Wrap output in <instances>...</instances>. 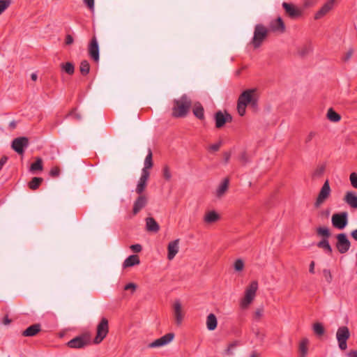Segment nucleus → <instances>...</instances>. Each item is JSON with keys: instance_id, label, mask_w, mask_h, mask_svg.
Here are the masks:
<instances>
[{"instance_id": "f257e3e1", "label": "nucleus", "mask_w": 357, "mask_h": 357, "mask_svg": "<svg viewBox=\"0 0 357 357\" xmlns=\"http://www.w3.org/2000/svg\"><path fill=\"white\" fill-rule=\"evenodd\" d=\"M191 100L187 95H183L180 98L173 101L172 116L182 118L187 115L191 107Z\"/></svg>"}, {"instance_id": "f03ea898", "label": "nucleus", "mask_w": 357, "mask_h": 357, "mask_svg": "<svg viewBox=\"0 0 357 357\" xmlns=\"http://www.w3.org/2000/svg\"><path fill=\"white\" fill-rule=\"evenodd\" d=\"M269 29L262 24H257L255 26L253 37L251 44L255 49H257L264 43L268 36Z\"/></svg>"}, {"instance_id": "7ed1b4c3", "label": "nucleus", "mask_w": 357, "mask_h": 357, "mask_svg": "<svg viewBox=\"0 0 357 357\" xmlns=\"http://www.w3.org/2000/svg\"><path fill=\"white\" fill-rule=\"evenodd\" d=\"M258 288V284L253 281L245 291V296L240 302V306L242 309H246L255 298L256 291Z\"/></svg>"}, {"instance_id": "20e7f679", "label": "nucleus", "mask_w": 357, "mask_h": 357, "mask_svg": "<svg viewBox=\"0 0 357 357\" xmlns=\"http://www.w3.org/2000/svg\"><path fill=\"white\" fill-rule=\"evenodd\" d=\"M109 332V322L107 318L102 317L97 326L96 335L93 340L94 344H100Z\"/></svg>"}, {"instance_id": "39448f33", "label": "nucleus", "mask_w": 357, "mask_h": 357, "mask_svg": "<svg viewBox=\"0 0 357 357\" xmlns=\"http://www.w3.org/2000/svg\"><path fill=\"white\" fill-rule=\"evenodd\" d=\"M333 226L338 229H343L348 224V214L347 212L336 213L332 215Z\"/></svg>"}, {"instance_id": "423d86ee", "label": "nucleus", "mask_w": 357, "mask_h": 357, "mask_svg": "<svg viewBox=\"0 0 357 357\" xmlns=\"http://www.w3.org/2000/svg\"><path fill=\"white\" fill-rule=\"evenodd\" d=\"M350 336V333L347 327H340L336 333L337 340L338 342L339 348L342 351L346 350L347 348V341Z\"/></svg>"}, {"instance_id": "0eeeda50", "label": "nucleus", "mask_w": 357, "mask_h": 357, "mask_svg": "<svg viewBox=\"0 0 357 357\" xmlns=\"http://www.w3.org/2000/svg\"><path fill=\"white\" fill-rule=\"evenodd\" d=\"M90 342L91 340L89 335L84 334L72 339L67 343V345L70 348L81 349L89 345Z\"/></svg>"}, {"instance_id": "6e6552de", "label": "nucleus", "mask_w": 357, "mask_h": 357, "mask_svg": "<svg viewBox=\"0 0 357 357\" xmlns=\"http://www.w3.org/2000/svg\"><path fill=\"white\" fill-rule=\"evenodd\" d=\"M255 91V89H248L244 91L239 96L238 102L243 105L251 104L252 106H255L257 105V99L254 96Z\"/></svg>"}, {"instance_id": "1a4fd4ad", "label": "nucleus", "mask_w": 357, "mask_h": 357, "mask_svg": "<svg viewBox=\"0 0 357 357\" xmlns=\"http://www.w3.org/2000/svg\"><path fill=\"white\" fill-rule=\"evenodd\" d=\"M336 248L341 254L346 253L350 248L351 243L344 233L338 234L336 236Z\"/></svg>"}, {"instance_id": "9d476101", "label": "nucleus", "mask_w": 357, "mask_h": 357, "mask_svg": "<svg viewBox=\"0 0 357 357\" xmlns=\"http://www.w3.org/2000/svg\"><path fill=\"white\" fill-rule=\"evenodd\" d=\"M29 146V139L26 137H20L13 140L11 147L18 154H23L24 148Z\"/></svg>"}, {"instance_id": "9b49d317", "label": "nucleus", "mask_w": 357, "mask_h": 357, "mask_svg": "<svg viewBox=\"0 0 357 357\" xmlns=\"http://www.w3.org/2000/svg\"><path fill=\"white\" fill-rule=\"evenodd\" d=\"M88 53L89 56L96 62L99 61V45L96 36H93L89 44Z\"/></svg>"}, {"instance_id": "f8f14e48", "label": "nucleus", "mask_w": 357, "mask_h": 357, "mask_svg": "<svg viewBox=\"0 0 357 357\" xmlns=\"http://www.w3.org/2000/svg\"><path fill=\"white\" fill-rule=\"evenodd\" d=\"M215 127L220 128L227 122H231L232 116L227 112L218 111L215 114Z\"/></svg>"}, {"instance_id": "ddd939ff", "label": "nucleus", "mask_w": 357, "mask_h": 357, "mask_svg": "<svg viewBox=\"0 0 357 357\" xmlns=\"http://www.w3.org/2000/svg\"><path fill=\"white\" fill-rule=\"evenodd\" d=\"M148 204V197L146 195H139L133 203L132 213L133 215L138 214Z\"/></svg>"}, {"instance_id": "4468645a", "label": "nucleus", "mask_w": 357, "mask_h": 357, "mask_svg": "<svg viewBox=\"0 0 357 357\" xmlns=\"http://www.w3.org/2000/svg\"><path fill=\"white\" fill-rule=\"evenodd\" d=\"M331 193V188L329 185V182L326 180L324 185H322L321 190L318 195V197L315 202V206L318 207L320 204H321L330 195Z\"/></svg>"}, {"instance_id": "2eb2a0df", "label": "nucleus", "mask_w": 357, "mask_h": 357, "mask_svg": "<svg viewBox=\"0 0 357 357\" xmlns=\"http://www.w3.org/2000/svg\"><path fill=\"white\" fill-rule=\"evenodd\" d=\"M174 337V334L172 333H167L162 337L154 340L151 343L149 344V347L150 348H155L163 347L170 342L173 340Z\"/></svg>"}, {"instance_id": "dca6fc26", "label": "nucleus", "mask_w": 357, "mask_h": 357, "mask_svg": "<svg viewBox=\"0 0 357 357\" xmlns=\"http://www.w3.org/2000/svg\"><path fill=\"white\" fill-rule=\"evenodd\" d=\"M149 175V171H142L141 176L135 189V191L138 195H144L143 192L146 189Z\"/></svg>"}, {"instance_id": "f3484780", "label": "nucleus", "mask_w": 357, "mask_h": 357, "mask_svg": "<svg viewBox=\"0 0 357 357\" xmlns=\"http://www.w3.org/2000/svg\"><path fill=\"white\" fill-rule=\"evenodd\" d=\"M269 31L284 33L285 31V25L280 17H277L270 22L268 28Z\"/></svg>"}, {"instance_id": "a211bd4d", "label": "nucleus", "mask_w": 357, "mask_h": 357, "mask_svg": "<svg viewBox=\"0 0 357 357\" xmlns=\"http://www.w3.org/2000/svg\"><path fill=\"white\" fill-rule=\"evenodd\" d=\"M173 311L175 322L178 326H179L181 324L184 317V314L182 311L181 304L179 301H176L174 302L173 305Z\"/></svg>"}, {"instance_id": "6ab92c4d", "label": "nucleus", "mask_w": 357, "mask_h": 357, "mask_svg": "<svg viewBox=\"0 0 357 357\" xmlns=\"http://www.w3.org/2000/svg\"><path fill=\"white\" fill-rule=\"evenodd\" d=\"M282 7L286 14L291 18H296L301 15V11L291 3L283 2Z\"/></svg>"}, {"instance_id": "aec40b11", "label": "nucleus", "mask_w": 357, "mask_h": 357, "mask_svg": "<svg viewBox=\"0 0 357 357\" xmlns=\"http://www.w3.org/2000/svg\"><path fill=\"white\" fill-rule=\"evenodd\" d=\"M220 220V215L215 211H208L204 217V222L206 225H211Z\"/></svg>"}, {"instance_id": "412c9836", "label": "nucleus", "mask_w": 357, "mask_h": 357, "mask_svg": "<svg viewBox=\"0 0 357 357\" xmlns=\"http://www.w3.org/2000/svg\"><path fill=\"white\" fill-rule=\"evenodd\" d=\"M335 1L336 0H328L326 2L320 10L317 12L314 18L318 20L327 14L333 8Z\"/></svg>"}, {"instance_id": "4be33fe9", "label": "nucleus", "mask_w": 357, "mask_h": 357, "mask_svg": "<svg viewBox=\"0 0 357 357\" xmlns=\"http://www.w3.org/2000/svg\"><path fill=\"white\" fill-rule=\"evenodd\" d=\"M146 230L149 232L157 233L160 230V225L152 217H148L145 219Z\"/></svg>"}, {"instance_id": "5701e85b", "label": "nucleus", "mask_w": 357, "mask_h": 357, "mask_svg": "<svg viewBox=\"0 0 357 357\" xmlns=\"http://www.w3.org/2000/svg\"><path fill=\"white\" fill-rule=\"evenodd\" d=\"M179 240L176 239L169 243L167 246V257L169 259H172L178 252Z\"/></svg>"}, {"instance_id": "b1692460", "label": "nucleus", "mask_w": 357, "mask_h": 357, "mask_svg": "<svg viewBox=\"0 0 357 357\" xmlns=\"http://www.w3.org/2000/svg\"><path fill=\"white\" fill-rule=\"evenodd\" d=\"M41 330V326L39 324H33L24 330L22 335L24 337H33L37 335Z\"/></svg>"}, {"instance_id": "393cba45", "label": "nucleus", "mask_w": 357, "mask_h": 357, "mask_svg": "<svg viewBox=\"0 0 357 357\" xmlns=\"http://www.w3.org/2000/svg\"><path fill=\"white\" fill-rule=\"evenodd\" d=\"M344 201L351 208H357V195L354 192H347L344 197Z\"/></svg>"}, {"instance_id": "a878e982", "label": "nucleus", "mask_w": 357, "mask_h": 357, "mask_svg": "<svg viewBox=\"0 0 357 357\" xmlns=\"http://www.w3.org/2000/svg\"><path fill=\"white\" fill-rule=\"evenodd\" d=\"M229 184V178H225L216 190V196L222 197L227 191Z\"/></svg>"}, {"instance_id": "bb28decb", "label": "nucleus", "mask_w": 357, "mask_h": 357, "mask_svg": "<svg viewBox=\"0 0 357 357\" xmlns=\"http://www.w3.org/2000/svg\"><path fill=\"white\" fill-rule=\"evenodd\" d=\"M206 325L208 331H214L218 325V320L214 314L211 313L207 316Z\"/></svg>"}, {"instance_id": "cd10ccee", "label": "nucleus", "mask_w": 357, "mask_h": 357, "mask_svg": "<svg viewBox=\"0 0 357 357\" xmlns=\"http://www.w3.org/2000/svg\"><path fill=\"white\" fill-rule=\"evenodd\" d=\"M139 257L136 255L128 257L123 264V268H129L139 264Z\"/></svg>"}, {"instance_id": "c85d7f7f", "label": "nucleus", "mask_w": 357, "mask_h": 357, "mask_svg": "<svg viewBox=\"0 0 357 357\" xmlns=\"http://www.w3.org/2000/svg\"><path fill=\"white\" fill-rule=\"evenodd\" d=\"M308 344H309V340L306 337L303 338L301 340L300 344H299V347H298V351H299L298 357H306V356L307 354V351H308V347H307Z\"/></svg>"}, {"instance_id": "c756f323", "label": "nucleus", "mask_w": 357, "mask_h": 357, "mask_svg": "<svg viewBox=\"0 0 357 357\" xmlns=\"http://www.w3.org/2000/svg\"><path fill=\"white\" fill-rule=\"evenodd\" d=\"M152 156H153L152 151H151V149H149L148 154L146 156L145 160H144V167L142 171H144V170L149 171V169L152 168V167H153Z\"/></svg>"}, {"instance_id": "7c9ffc66", "label": "nucleus", "mask_w": 357, "mask_h": 357, "mask_svg": "<svg viewBox=\"0 0 357 357\" xmlns=\"http://www.w3.org/2000/svg\"><path fill=\"white\" fill-rule=\"evenodd\" d=\"M43 181L41 177H33L28 183L29 188L32 190H37Z\"/></svg>"}, {"instance_id": "2f4dec72", "label": "nucleus", "mask_w": 357, "mask_h": 357, "mask_svg": "<svg viewBox=\"0 0 357 357\" xmlns=\"http://www.w3.org/2000/svg\"><path fill=\"white\" fill-rule=\"evenodd\" d=\"M317 246L318 248L323 249L328 254L332 253V248L329 244L328 239L323 238L317 243Z\"/></svg>"}, {"instance_id": "473e14b6", "label": "nucleus", "mask_w": 357, "mask_h": 357, "mask_svg": "<svg viewBox=\"0 0 357 357\" xmlns=\"http://www.w3.org/2000/svg\"><path fill=\"white\" fill-rule=\"evenodd\" d=\"M79 71L83 76L87 75L90 72V64L88 61L83 60L79 64Z\"/></svg>"}, {"instance_id": "72a5a7b5", "label": "nucleus", "mask_w": 357, "mask_h": 357, "mask_svg": "<svg viewBox=\"0 0 357 357\" xmlns=\"http://www.w3.org/2000/svg\"><path fill=\"white\" fill-rule=\"evenodd\" d=\"M43 169V160L40 158H37L36 161L31 165L30 171L35 172L36 171H42Z\"/></svg>"}, {"instance_id": "f704fd0d", "label": "nucleus", "mask_w": 357, "mask_h": 357, "mask_svg": "<svg viewBox=\"0 0 357 357\" xmlns=\"http://www.w3.org/2000/svg\"><path fill=\"white\" fill-rule=\"evenodd\" d=\"M61 68L63 71L70 75H73L75 72V66L71 62L61 63Z\"/></svg>"}, {"instance_id": "c9c22d12", "label": "nucleus", "mask_w": 357, "mask_h": 357, "mask_svg": "<svg viewBox=\"0 0 357 357\" xmlns=\"http://www.w3.org/2000/svg\"><path fill=\"white\" fill-rule=\"evenodd\" d=\"M327 117L332 122H338L341 119V116L332 108L328 110Z\"/></svg>"}, {"instance_id": "e433bc0d", "label": "nucleus", "mask_w": 357, "mask_h": 357, "mask_svg": "<svg viewBox=\"0 0 357 357\" xmlns=\"http://www.w3.org/2000/svg\"><path fill=\"white\" fill-rule=\"evenodd\" d=\"M318 235L321 236L324 238L328 239L331 236V232L328 228L326 227H319L317 229Z\"/></svg>"}, {"instance_id": "4c0bfd02", "label": "nucleus", "mask_w": 357, "mask_h": 357, "mask_svg": "<svg viewBox=\"0 0 357 357\" xmlns=\"http://www.w3.org/2000/svg\"><path fill=\"white\" fill-rule=\"evenodd\" d=\"M313 331L314 333L318 336H321L324 334L325 330L324 328L321 323H315L313 325Z\"/></svg>"}, {"instance_id": "58836bf2", "label": "nucleus", "mask_w": 357, "mask_h": 357, "mask_svg": "<svg viewBox=\"0 0 357 357\" xmlns=\"http://www.w3.org/2000/svg\"><path fill=\"white\" fill-rule=\"evenodd\" d=\"M12 0H0V15L10 6Z\"/></svg>"}, {"instance_id": "ea45409f", "label": "nucleus", "mask_w": 357, "mask_h": 357, "mask_svg": "<svg viewBox=\"0 0 357 357\" xmlns=\"http://www.w3.org/2000/svg\"><path fill=\"white\" fill-rule=\"evenodd\" d=\"M325 171V166L324 165H320L316 168V169L314 171L312 176L313 177H321Z\"/></svg>"}, {"instance_id": "a19ab883", "label": "nucleus", "mask_w": 357, "mask_h": 357, "mask_svg": "<svg viewBox=\"0 0 357 357\" xmlns=\"http://www.w3.org/2000/svg\"><path fill=\"white\" fill-rule=\"evenodd\" d=\"M221 145H222V142L219 141L217 143H215L213 144L208 146L206 149L211 153L216 152L220 149Z\"/></svg>"}, {"instance_id": "79ce46f5", "label": "nucleus", "mask_w": 357, "mask_h": 357, "mask_svg": "<svg viewBox=\"0 0 357 357\" xmlns=\"http://www.w3.org/2000/svg\"><path fill=\"white\" fill-rule=\"evenodd\" d=\"M349 179L351 185L357 188V174L356 172H352L349 176Z\"/></svg>"}, {"instance_id": "37998d69", "label": "nucleus", "mask_w": 357, "mask_h": 357, "mask_svg": "<svg viewBox=\"0 0 357 357\" xmlns=\"http://www.w3.org/2000/svg\"><path fill=\"white\" fill-rule=\"evenodd\" d=\"M239 160L243 165L249 162V158L245 151H243L240 154Z\"/></svg>"}, {"instance_id": "c03bdc74", "label": "nucleus", "mask_w": 357, "mask_h": 357, "mask_svg": "<svg viewBox=\"0 0 357 357\" xmlns=\"http://www.w3.org/2000/svg\"><path fill=\"white\" fill-rule=\"evenodd\" d=\"M60 174V169L58 167H52L50 171V176L53 178H56L59 176Z\"/></svg>"}, {"instance_id": "a18cd8bd", "label": "nucleus", "mask_w": 357, "mask_h": 357, "mask_svg": "<svg viewBox=\"0 0 357 357\" xmlns=\"http://www.w3.org/2000/svg\"><path fill=\"white\" fill-rule=\"evenodd\" d=\"M247 105H243L239 102L237 103V109L240 116H243L245 114V109Z\"/></svg>"}, {"instance_id": "49530a36", "label": "nucleus", "mask_w": 357, "mask_h": 357, "mask_svg": "<svg viewBox=\"0 0 357 357\" xmlns=\"http://www.w3.org/2000/svg\"><path fill=\"white\" fill-rule=\"evenodd\" d=\"M163 176L166 180H169L172 177L169 169L167 166H165L162 169Z\"/></svg>"}, {"instance_id": "de8ad7c7", "label": "nucleus", "mask_w": 357, "mask_h": 357, "mask_svg": "<svg viewBox=\"0 0 357 357\" xmlns=\"http://www.w3.org/2000/svg\"><path fill=\"white\" fill-rule=\"evenodd\" d=\"M324 276L328 282H331L332 280V275L330 269H324L323 271Z\"/></svg>"}, {"instance_id": "09e8293b", "label": "nucleus", "mask_w": 357, "mask_h": 357, "mask_svg": "<svg viewBox=\"0 0 357 357\" xmlns=\"http://www.w3.org/2000/svg\"><path fill=\"white\" fill-rule=\"evenodd\" d=\"M353 53H354V50H353V49H352V48H350V49L347 51V52L345 54V55L344 56V57H343V61H349V60L351 59V57L352 56Z\"/></svg>"}, {"instance_id": "8fccbe9b", "label": "nucleus", "mask_w": 357, "mask_h": 357, "mask_svg": "<svg viewBox=\"0 0 357 357\" xmlns=\"http://www.w3.org/2000/svg\"><path fill=\"white\" fill-rule=\"evenodd\" d=\"M244 262L241 259H238L235 261L233 268H243Z\"/></svg>"}, {"instance_id": "3c124183", "label": "nucleus", "mask_w": 357, "mask_h": 357, "mask_svg": "<svg viewBox=\"0 0 357 357\" xmlns=\"http://www.w3.org/2000/svg\"><path fill=\"white\" fill-rule=\"evenodd\" d=\"M73 42H74L73 37L70 34L66 35V38H65L66 45H70L73 43Z\"/></svg>"}, {"instance_id": "603ef678", "label": "nucleus", "mask_w": 357, "mask_h": 357, "mask_svg": "<svg viewBox=\"0 0 357 357\" xmlns=\"http://www.w3.org/2000/svg\"><path fill=\"white\" fill-rule=\"evenodd\" d=\"M316 135V132H310L307 136L306 137L305 139V142L306 144L309 143L310 142L312 141V139L315 137Z\"/></svg>"}, {"instance_id": "864d4df0", "label": "nucleus", "mask_w": 357, "mask_h": 357, "mask_svg": "<svg viewBox=\"0 0 357 357\" xmlns=\"http://www.w3.org/2000/svg\"><path fill=\"white\" fill-rule=\"evenodd\" d=\"M130 248L134 252H139L142 249V245L140 244L132 245L130 246Z\"/></svg>"}, {"instance_id": "5fc2aeb1", "label": "nucleus", "mask_w": 357, "mask_h": 357, "mask_svg": "<svg viewBox=\"0 0 357 357\" xmlns=\"http://www.w3.org/2000/svg\"><path fill=\"white\" fill-rule=\"evenodd\" d=\"M84 3L90 10H93L94 8V0H84Z\"/></svg>"}, {"instance_id": "6e6d98bb", "label": "nucleus", "mask_w": 357, "mask_h": 357, "mask_svg": "<svg viewBox=\"0 0 357 357\" xmlns=\"http://www.w3.org/2000/svg\"><path fill=\"white\" fill-rule=\"evenodd\" d=\"M136 285L134 283H128L124 287L125 290H130L131 289L132 291H134L136 289Z\"/></svg>"}, {"instance_id": "4d7b16f0", "label": "nucleus", "mask_w": 357, "mask_h": 357, "mask_svg": "<svg viewBox=\"0 0 357 357\" xmlns=\"http://www.w3.org/2000/svg\"><path fill=\"white\" fill-rule=\"evenodd\" d=\"M8 158L6 155H3L0 159V171L2 169L4 165L7 162Z\"/></svg>"}, {"instance_id": "13d9d810", "label": "nucleus", "mask_w": 357, "mask_h": 357, "mask_svg": "<svg viewBox=\"0 0 357 357\" xmlns=\"http://www.w3.org/2000/svg\"><path fill=\"white\" fill-rule=\"evenodd\" d=\"M193 113L196 117L201 119V107H196L193 109Z\"/></svg>"}, {"instance_id": "bf43d9fd", "label": "nucleus", "mask_w": 357, "mask_h": 357, "mask_svg": "<svg viewBox=\"0 0 357 357\" xmlns=\"http://www.w3.org/2000/svg\"><path fill=\"white\" fill-rule=\"evenodd\" d=\"M310 52V48L307 47H303L302 48V50L299 52V54L301 56H304L305 55H306L308 52Z\"/></svg>"}, {"instance_id": "052dcab7", "label": "nucleus", "mask_w": 357, "mask_h": 357, "mask_svg": "<svg viewBox=\"0 0 357 357\" xmlns=\"http://www.w3.org/2000/svg\"><path fill=\"white\" fill-rule=\"evenodd\" d=\"M224 156V160L225 163H227L230 159L231 157V153L230 152H225L223 153Z\"/></svg>"}, {"instance_id": "680f3d73", "label": "nucleus", "mask_w": 357, "mask_h": 357, "mask_svg": "<svg viewBox=\"0 0 357 357\" xmlns=\"http://www.w3.org/2000/svg\"><path fill=\"white\" fill-rule=\"evenodd\" d=\"M263 314V310L261 308H259L255 312V317L257 318H260Z\"/></svg>"}, {"instance_id": "e2e57ef3", "label": "nucleus", "mask_w": 357, "mask_h": 357, "mask_svg": "<svg viewBox=\"0 0 357 357\" xmlns=\"http://www.w3.org/2000/svg\"><path fill=\"white\" fill-rule=\"evenodd\" d=\"M347 356L349 357H357V351H351L348 353Z\"/></svg>"}, {"instance_id": "0e129e2a", "label": "nucleus", "mask_w": 357, "mask_h": 357, "mask_svg": "<svg viewBox=\"0 0 357 357\" xmlns=\"http://www.w3.org/2000/svg\"><path fill=\"white\" fill-rule=\"evenodd\" d=\"M11 322V320L8 318V316H6L4 318H3V324H5V325H8Z\"/></svg>"}, {"instance_id": "69168bd1", "label": "nucleus", "mask_w": 357, "mask_h": 357, "mask_svg": "<svg viewBox=\"0 0 357 357\" xmlns=\"http://www.w3.org/2000/svg\"><path fill=\"white\" fill-rule=\"evenodd\" d=\"M351 236L354 240L357 241V229L351 231Z\"/></svg>"}, {"instance_id": "338daca9", "label": "nucleus", "mask_w": 357, "mask_h": 357, "mask_svg": "<svg viewBox=\"0 0 357 357\" xmlns=\"http://www.w3.org/2000/svg\"><path fill=\"white\" fill-rule=\"evenodd\" d=\"M9 127L12 130L15 129L16 128V122L15 121H11L9 123Z\"/></svg>"}, {"instance_id": "774afa93", "label": "nucleus", "mask_w": 357, "mask_h": 357, "mask_svg": "<svg viewBox=\"0 0 357 357\" xmlns=\"http://www.w3.org/2000/svg\"><path fill=\"white\" fill-rule=\"evenodd\" d=\"M31 79H32L33 81H34V82H35V81H36V80H37V79H38V75H37V74H36V73H32V74L31 75Z\"/></svg>"}]
</instances>
